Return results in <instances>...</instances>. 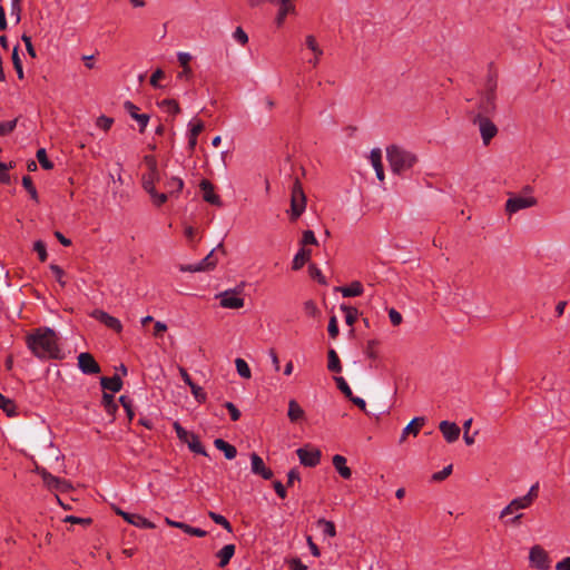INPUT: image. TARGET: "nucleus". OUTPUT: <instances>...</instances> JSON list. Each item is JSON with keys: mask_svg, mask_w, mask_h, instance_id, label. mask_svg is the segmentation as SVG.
<instances>
[{"mask_svg": "<svg viewBox=\"0 0 570 570\" xmlns=\"http://www.w3.org/2000/svg\"><path fill=\"white\" fill-rule=\"evenodd\" d=\"M57 333L50 327H38L26 337V344L31 353L40 360L61 358Z\"/></svg>", "mask_w": 570, "mask_h": 570, "instance_id": "nucleus-1", "label": "nucleus"}, {"mask_svg": "<svg viewBox=\"0 0 570 570\" xmlns=\"http://www.w3.org/2000/svg\"><path fill=\"white\" fill-rule=\"evenodd\" d=\"M497 75L489 73L485 81L484 90L480 92L476 111L470 112L472 116L491 117L497 111Z\"/></svg>", "mask_w": 570, "mask_h": 570, "instance_id": "nucleus-2", "label": "nucleus"}, {"mask_svg": "<svg viewBox=\"0 0 570 570\" xmlns=\"http://www.w3.org/2000/svg\"><path fill=\"white\" fill-rule=\"evenodd\" d=\"M386 158L391 170L395 175H402L412 169L419 160L414 153L397 145H391L386 148Z\"/></svg>", "mask_w": 570, "mask_h": 570, "instance_id": "nucleus-3", "label": "nucleus"}, {"mask_svg": "<svg viewBox=\"0 0 570 570\" xmlns=\"http://www.w3.org/2000/svg\"><path fill=\"white\" fill-rule=\"evenodd\" d=\"M306 208V196L298 178H295L291 193V220H296Z\"/></svg>", "mask_w": 570, "mask_h": 570, "instance_id": "nucleus-4", "label": "nucleus"}, {"mask_svg": "<svg viewBox=\"0 0 570 570\" xmlns=\"http://www.w3.org/2000/svg\"><path fill=\"white\" fill-rule=\"evenodd\" d=\"M470 119L473 125L479 127L482 141L485 146H488L492 138L497 136L498 127L491 120V117L472 116Z\"/></svg>", "mask_w": 570, "mask_h": 570, "instance_id": "nucleus-5", "label": "nucleus"}, {"mask_svg": "<svg viewBox=\"0 0 570 570\" xmlns=\"http://www.w3.org/2000/svg\"><path fill=\"white\" fill-rule=\"evenodd\" d=\"M538 203L537 198L534 197H522V196H514L507 200L505 203V212L509 215L515 214L521 209L530 208L535 206Z\"/></svg>", "mask_w": 570, "mask_h": 570, "instance_id": "nucleus-6", "label": "nucleus"}, {"mask_svg": "<svg viewBox=\"0 0 570 570\" xmlns=\"http://www.w3.org/2000/svg\"><path fill=\"white\" fill-rule=\"evenodd\" d=\"M529 560L532 566H534L539 570H549L550 569V559L547 551L540 547L534 546L530 549Z\"/></svg>", "mask_w": 570, "mask_h": 570, "instance_id": "nucleus-7", "label": "nucleus"}, {"mask_svg": "<svg viewBox=\"0 0 570 570\" xmlns=\"http://www.w3.org/2000/svg\"><path fill=\"white\" fill-rule=\"evenodd\" d=\"M216 249H213L207 256H205L200 262L196 264H188V265H181L180 271L181 272H189V273H196V272H206L216 265V256H215Z\"/></svg>", "mask_w": 570, "mask_h": 570, "instance_id": "nucleus-8", "label": "nucleus"}, {"mask_svg": "<svg viewBox=\"0 0 570 570\" xmlns=\"http://www.w3.org/2000/svg\"><path fill=\"white\" fill-rule=\"evenodd\" d=\"M296 454L301 464L304 466L314 468L321 461V451L317 449H308V446L299 448Z\"/></svg>", "mask_w": 570, "mask_h": 570, "instance_id": "nucleus-9", "label": "nucleus"}, {"mask_svg": "<svg viewBox=\"0 0 570 570\" xmlns=\"http://www.w3.org/2000/svg\"><path fill=\"white\" fill-rule=\"evenodd\" d=\"M124 109L132 119H135L138 122L139 131L144 132L149 122V115L139 114V108L129 100L125 101Z\"/></svg>", "mask_w": 570, "mask_h": 570, "instance_id": "nucleus-10", "label": "nucleus"}, {"mask_svg": "<svg viewBox=\"0 0 570 570\" xmlns=\"http://www.w3.org/2000/svg\"><path fill=\"white\" fill-rule=\"evenodd\" d=\"M78 366L83 374H97L100 372L99 364L91 354L86 352L78 355Z\"/></svg>", "mask_w": 570, "mask_h": 570, "instance_id": "nucleus-11", "label": "nucleus"}, {"mask_svg": "<svg viewBox=\"0 0 570 570\" xmlns=\"http://www.w3.org/2000/svg\"><path fill=\"white\" fill-rule=\"evenodd\" d=\"M91 317L99 321L100 323L105 324L107 327L120 332L122 330V325L120 321L108 313H106L102 309H94L90 314Z\"/></svg>", "mask_w": 570, "mask_h": 570, "instance_id": "nucleus-12", "label": "nucleus"}, {"mask_svg": "<svg viewBox=\"0 0 570 570\" xmlns=\"http://www.w3.org/2000/svg\"><path fill=\"white\" fill-rule=\"evenodd\" d=\"M252 473L261 475L264 480H271L274 475L273 471L267 468L263 459L252 453Z\"/></svg>", "mask_w": 570, "mask_h": 570, "instance_id": "nucleus-13", "label": "nucleus"}, {"mask_svg": "<svg viewBox=\"0 0 570 570\" xmlns=\"http://www.w3.org/2000/svg\"><path fill=\"white\" fill-rule=\"evenodd\" d=\"M439 429L449 443L455 442L460 436V428L454 422L442 421Z\"/></svg>", "mask_w": 570, "mask_h": 570, "instance_id": "nucleus-14", "label": "nucleus"}, {"mask_svg": "<svg viewBox=\"0 0 570 570\" xmlns=\"http://www.w3.org/2000/svg\"><path fill=\"white\" fill-rule=\"evenodd\" d=\"M220 305L225 308H238L244 305V299L233 291L220 294Z\"/></svg>", "mask_w": 570, "mask_h": 570, "instance_id": "nucleus-15", "label": "nucleus"}, {"mask_svg": "<svg viewBox=\"0 0 570 570\" xmlns=\"http://www.w3.org/2000/svg\"><path fill=\"white\" fill-rule=\"evenodd\" d=\"M305 45L312 51V55H314V57L309 59L308 62L316 67L320 62L321 57L323 56V50L318 46L316 38L313 35L306 36Z\"/></svg>", "mask_w": 570, "mask_h": 570, "instance_id": "nucleus-16", "label": "nucleus"}, {"mask_svg": "<svg viewBox=\"0 0 570 570\" xmlns=\"http://www.w3.org/2000/svg\"><path fill=\"white\" fill-rule=\"evenodd\" d=\"M370 160L375 169V174L379 180H384V169L382 164V151L380 148H374L371 150Z\"/></svg>", "mask_w": 570, "mask_h": 570, "instance_id": "nucleus-17", "label": "nucleus"}, {"mask_svg": "<svg viewBox=\"0 0 570 570\" xmlns=\"http://www.w3.org/2000/svg\"><path fill=\"white\" fill-rule=\"evenodd\" d=\"M425 419L423 416L414 417L404 429L400 439V442H403L406 439V435L413 434L417 435L421 428L424 425Z\"/></svg>", "mask_w": 570, "mask_h": 570, "instance_id": "nucleus-18", "label": "nucleus"}, {"mask_svg": "<svg viewBox=\"0 0 570 570\" xmlns=\"http://www.w3.org/2000/svg\"><path fill=\"white\" fill-rule=\"evenodd\" d=\"M332 462H333L334 468L336 469V471L338 472V474L343 479L348 480L352 476V471L346 465V458L345 456H343L341 454H335L333 456Z\"/></svg>", "mask_w": 570, "mask_h": 570, "instance_id": "nucleus-19", "label": "nucleus"}, {"mask_svg": "<svg viewBox=\"0 0 570 570\" xmlns=\"http://www.w3.org/2000/svg\"><path fill=\"white\" fill-rule=\"evenodd\" d=\"M125 521H127L128 523H130L135 527H138L140 529H154L155 528V524L151 521H149L148 519H146L145 517H142L140 514H135V513L125 514Z\"/></svg>", "mask_w": 570, "mask_h": 570, "instance_id": "nucleus-20", "label": "nucleus"}, {"mask_svg": "<svg viewBox=\"0 0 570 570\" xmlns=\"http://www.w3.org/2000/svg\"><path fill=\"white\" fill-rule=\"evenodd\" d=\"M100 384L104 390L111 391L117 393L122 387V381L119 375H114L111 377L104 376L100 379Z\"/></svg>", "mask_w": 570, "mask_h": 570, "instance_id": "nucleus-21", "label": "nucleus"}, {"mask_svg": "<svg viewBox=\"0 0 570 570\" xmlns=\"http://www.w3.org/2000/svg\"><path fill=\"white\" fill-rule=\"evenodd\" d=\"M287 416L292 423H296L304 419L305 412L296 400H289Z\"/></svg>", "mask_w": 570, "mask_h": 570, "instance_id": "nucleus-22", "label": "nucleus"}, {"mask_svg": "<svg viewBox=\"0 0 570 570\" xmlns=\"http://www.w3.org/2000/svg\"><path fill=\"white\" fill-rule=\"evenodd\" d=\"M337 289L342 293L343 297H354L362 295L363 285L361 282L354 281L350 285L338 287Z\"/></svg>", "mask_w": 570, "mask_h": 570, "instance_id": "nucleus-23", "label": "nucleus"}, {"mask_svg": "<svg viewBox=\"0 0 570 570\" xmlns=\"http://www.w3.org/2000/svg\"><path fill=\"white\" fill-rule=\"evenodd\" d=\"M214 445H215L216 449L223 451L225 458L228 459V460H233L236 456V454H237L236 448L234 445L227 443L223 439H216L214 441Z\"/></svg>", "mask_w": 570, "mask_h": 570, "instance_id": "nucleus-24", "label": "nucleus"}, {"mask_svg": "<svg viewBox=\"0 0 570 570\" xmlns=\"http://www.w3.org/2000/svg\"><path fill=\"white\" fill-rule=\"evenodd\" d=\"M203 197L206 202L216 205L218 204V196L214 193V187L208 180H203L200 184Z\"/></svg>", "mask_w": 570, "mask_h": 570, "instance_id": "nucleus-25", "label": "nucleus"}, {"mask_svg": "<svg viewBox=\"0 0 570 570\" xmlns=\"http://www.w3.org/2000/svg\"><path fill=\"white\" fill-rule=\"evenodd\" d=\"M235 553V546L234 544H226L218 552H217V557L219 558V563L218 566L220 568H224L225 566L228 564L229 560L232 559V557L234 556Z\"/></svg>", "mask_w": 570, "mask_h": 570, "instance_id": "nucleus-26", "label": "nucleus"}, {"mask_svg": "<svg viewBox=\"0 0 570 570\" xmlns=\"http://www.w3.org/2000/svg\"><path fill=\"white\" fill-rule=\"evenodd\" d=\"M327 368L333 373H340L342 371L341 360L333 348L327 352Z\"/></svg>", "mask_w": 570, "mask_h": 570, "instance_id": "nucleus-27", "label": "nucleus"}, {"mask_svg": "<svg viewBox=\"0 0 570 570\" xmlns=\"http://www.w3.org/2000/svg\"><path fill=\"white\" fill-rule=\"evenodd\" d=\"M311 257V250L302 248L294 256L292 268L294 271L301 269Z\"/></svg>", "mask_w": 570, "mask_h": 570, "instance_id": "nucleus-28", "label": "nucleus"}, {"mask_svg": "<svg viewBox=\"0 0 570 570\" xmlns=\"http://www.w3.org/2000/svg\"><path fill=\"white\" fill-rule=\"evenodd\" d=\"M42 480L45 482V484L49 488V489H62V487L66 484V482L48 472H45L42 474Z\"/></svg>", "mask_w": 570, "mask_h": 570, "instance_id": "nucleus-29", "label": "nucleus"}, {"mask_svg": "<svg viewBox=\"0 0 570 570\" xmlns=\"http://www.w3.org/2000/svg\"><path fill=\"white\" fill-rule=\"evenodd\" d=\"M342 312L345 313V322L347 325L352 326L356 322L358 317V311L356 307L347 306V305H341Z\"/></svg>", "mask_w": 570, "mask_h": 570, "instance_id": "nucleus-30", "label": "nucleus"}, {"mask_svg": "<svg viewBox=\"0 0 570 570\" xmlns=\"http://www.w3.org/2000/svg\"><path fill=\"white\" fill-rule=\"evenodd\" d=\"M184 187V181L181 178L178 177H171L166 183L167 193L170 195H174L176 193H179Z\"/></svg>", "mask_w": 570, "mask_h": 570, "instance_id": "nucleus-31", "label": "nucleus"}, {"mask_svg": "<svg viewBox=\"0 0 570 570\" xmlns=\"http://www.w3.org/2000/svg\"><path fill=\"white\" fill-rule=\"evenodd\" d=\"M317 527L322 529V531L325 535H328L331 538L336 535V528H335L334 522H332V521H328L325 519H320L317 521Z\"/></svg>", "mask_w": 570, "mask_h": 570, "instance_id": "nucleus-32", "label": "nucleus"}, {"mask_svg": "<svg viewBox=\"0 0 570 570\" xmlns=\"http://www.w3.org/2000/svg\"><path fill=\"white\" fill-rule=\"evenodd\" d=\"M36 156H37V159H38L39 164L41 165V167H42L43 169L49 170V169H52V168H53V164H52V161H50V160L48 159V157H47V151H46V149H45V148H40V149H38V151H37V155H36Z\"/></svg>", "mask_w": 570, "mask_h": 570, "instance_id": "nucleus-33", "label": "nucleus"}, {"mask_svg": "<svg viewBox=\"0 0 570 570\" xmlns=\"http://www.w3.org/2000/svg\"><path fill=\"white\" fill-rule=\"evenodd\" d=\"M22 186L29 193L30 197L37 202L38 193L30 176L22 177Z\"/></svg>", "mask_w": 570, "mask_h": 570, "instance_id": "nucleus-34", "label": "nucleus"}, {"mask_svg": "<svg viewBox=\"0 0 570 570\" xmlns=\"http://www.w3.org/2000/svg\"><path fill=\"white\" fill-rule=\"evenodd\" d=\"M102 404L108 413H115L118 407L115 402L114 395L108 393H104Z\"/></svg>", "mask_w": 570, "mask_h": 570, "instance_id": "nucleus-35", "label": "nucleus"}, {"mask_svg": "<svg viewBox=\"0 0 570 570\" xmlns=\"http://www.w3.org/2000/svg\"><path fill=\"white\" fill-rule=\"evenodd\" d=\"M379 344L380 342L377 340L367 341L364 352L368 358L376 360L379 357L377 352L375 350L379 346Z\"/></svg>", "mask_w": 570, "mask_h": 570, "instance_id": "nucleus-36", "label": "nucleus"}, {"mask_svg": "<svg viewBox=\"0 0 570 570\" xmlns=\"http://www.w3.org/2000/svg\"><path fill=\"white\" fill-rule=\"evenodd\" d=\"M334 380L336 382L337 389L345 395V397L350 399L353 395V392L344 377L336 376Z\"/></svg>", "mask_w": 570, "mask_h": 570, "instance_id": "nucleus-37", "label": "nucleus"}, {"mask_svg": "<svg viewBox=\"0 0 570 570\" xmlns=\"http://www.w3.org/2000/svg\"><path fill=\"white\" fill-rule=\"evenodd\" d=\"M203 129H204V124L202 120L193 119L188 124V135H190V136L198 137V135L203 131Z\"/></svg>", "mask_w": 570, "mask_h": 570, "instance_id": "nucleus-38", "label": "nucleus"}, {"mask_svg": "<svg viewBox=\"0 0 570 570\" xmlns=\"http://www.w3.org/2000/svg\"><path fill=\"white\" fill-rule=\"evenodd\" d=\"M18 119L1 121L0 122V136H7L12 132L17 127Z\"/></svg>", "mask_w": 570, "mask_h": 570, "instance_id": "nucleus-39", "label": "nucleus"}, {"mask_svg": "<svg viewBox=\"0 0 570 570\" xmlns=\"http://www.w3.org/2000/svg\"><path fill=\"white\" fill-rule=\"evenodd\" d=\"M235 363H236L237 372L239 373V375L245 379H249V365L247 364V362L245 360L238 357V358H236Z\"/></svg>", "mask_w": 570, "mask_h": 570, "instance_id": "nucleus-40", "label": "nucleus"}, {"mask_svg": "<svg viewBox=\"0 0 570 570\" xmlns=\"http://www.w3.org/2000/svg\"><path fill=\"white\" fill-rule=\"evenodd\" d=\"M209 517L215 523L224 527L228 531H232V525L224 515L210 511Z\"/></svg>", "mask_w": 570, "mask_h": 570, "instance_id": "nucleus-41", "label": "nucleus"}, {"mask_svg": "<svg viewBox=\"0 0 570 570\" xmlns=\"http://www.w3.org/2000/svg\"><path fill=\"white\" fill-rule=\"evenodd\" d=\"M12 62H13V67L17 71V75L20 79L23 78V69H22V62L19 58V55H18V46L13 48V52H12Z\"/></svg>", "mask_w": 570, "mask_h": 570, "instance_id": "nucleus-42", "label": "nucleus"}, {"mask_svg": "<svg viewBox=\"0 0 570 570\" xmlns=\"http://www.w3.org/2000/svg\"><path fill=\"white\" fill-rule=\"evenodd\" d=\"M308 272H309V276L313 279H316L320 284H326L325 277L323 276L321 269L316 265L311 264L308 266Z\"/></svg>", "mask_w": 570, "mask_h": 570, "instance_id": "nucleus-43", "label": "nucleus"}, {"mask_svg": "<svg viewBox=\"0 0 570 570\" xmlns=\"http://www.w3.org/2000/svg\"><path fill=\"white\" fill-rule=\"evenodd\" d=\"M33 249H35V252H37V254L39 256V259L41 262H46V259L48 257L47 249H46V244L42 240H37L33 244Z\"/></svg>", "mask_w": 570, "mask_h": 570, "instance_id": "nucleus-44", "label": "nucleus"}, {"mask_svg": "<svg viewBox=\"0 0 570 570\" xmlns=\"http://www.w3.org/2000/svg\"><path fill=\"white\" fill-rule=\"evenodd\" d=\"M119 402L121 403L122 407L125 409L127 416L129 420L134 419V410H132V402L127 396H120Z\"/></svg>", "mask_w": 570, "mask_h": 570, "instance_id": "nucleus-45", "label": "nucleus"}, {"mask_svg": "<svg viewBox=\"0 0 570 570\" xmlns=\"http://www.w3.org/2000/svg\"><path fill=\"white\" fill-rule=\"evenodd\" d=\"M233 39L244 46L248 41V36L242 27H237L233 32Z\"/></svg>", "mask_w": 570, "mask_h": 570, "instance_id": "nucleus-46", "label": "nucleus"}, {"mask_svg": "<svg viewBox=\"0 0 570 570\" xmlns=\"http://www.w3.org/2000/svg\"><path fill=\"white\" fill-rule=\"evenodd\" d=\"M301 244L303 246H306V245H317L318 242L314 235V232L313 230H305L303 233V237H302V240H301Z\"/></svg>", "mask_w": 570, "mask_h": 570, "instance_id": "nucleus-47", "label": "nucleus"}, {"mask_svg": "<svg viewBox=\"0 0 570 570\" xmlns=\"http://www.w3.org/2000/svg\"><path fill=\"white\" fill-rule=\"evenodd\" d=\"M515 511L529 508L532 503L523 495L511 501Z\"/></svg>", "mask_w": 570, "mask_h": 570, "instance_id": "nucleus-48", "label": "nucleus"}, {"mask_svg": "<svg viewBox=\"0 0 570 570\" xmlns=\"http://www.w3.org/2000/svg\"><path fill=\"white\" fill-rule=\"evenodd\" d=\"M184 532L189 534V535H195V537H205L207 534V532L200 528H195V527H191L189 524H185V528H184Z\"/></svg>", "mask_w": 570, "mask_h": 570, "instance_id": "nucleus-49", "label": "nucleus"}, {"mask_svg": "<svg viewBox=\"0 0 570 570\" xmlns=\"http://www.w3.org/2000/svg\"><path fill=\"white\" fill-rule=\"evenodd\" d=\"M189 387H190L191 394L198 402L205 401L206 394L200 386H198L197 384L194 383Z\"/></svg>", "mask_w": 570, "mask_h": 570, "instance_id": "nucleus-50", "label": "nucleus"}, {"mask_svg": "<svg viewBox=\"0 0 570 570\" xmlns=\"http://www.w3.org/2000/svg\"><path fill=\"white\" fill-rule=\"evenodd\" d=\"M163 106H165L167 111L171 115H177L180 111L179 105L175 100L166 99L163 101Z\"/></svg>", "mask_w": 570, "mask_h": 570, "instance_id": "nucleus-51", "label": "nucleus"}, {"mask_svg": "<svg viewBox=\"0 0 570 570\" xmlns=\"http://www.w3.org/2000/svg\"><path fill=\"white\" fill-rule=\"evenodd\" d=\"M451 472H452V465L450 464V465L443 468V470L434 473L432 475V479L434 481H443L444 479H446L451 474Z\"/></svg>", "mask_w": 570, "mask_h": 570, "instance_id": "nucleus-52", "label": "nucleus"}, {"mask_svg": "<svg viewBox=\"0 0 570 570\" xmlns=\"http://www.w3.org/2000/svg\"><path fill=\"white\" fill-rule=\"evenodd\" d=\"M188 448L194 453L206 455L205 448L202 445V443L197 439H194L191 442H189Z\"/></svg>", "mask_w": 570, "mask_h": 570, "instance_id": "nucleus-53", "label": "nucleus"}, {"mask_svg": "<svg viewBox=\"0 0 570 570\" xmlns=\"http://www.w3.org/2000/svg\"><path fill=\"white\" fill-rule=\"evenodd\" d=\"M50 269H51V271H52V273L55 274L57 282H58L61 286H65V285H66V282L63 281V275H65L63 269H62L60 266H58V265H53V264L50 266Z\"/></svg>", "mask_w": 570, "mask_h": 570, "instance_id": "nucleus-54", "label": "nucleus"}, {"mask_svg": "<svg viewBox=\"0 0 570 570\" xmlns=\"http://www.w3.org/2000/svg\"><path fill=\"white\" fill-rule=\"evenodd\" d=\"M11 165H6L0 161V183L8 184L10 180V176L8 174L9 169L11 168Z\"/></svg>", "mask_w": 570, "mask_h": 570, "instance_id": "nucleus-55", "label": "nucleus"}, {"mask_svg": "<svg viewBox=\"0 0 570 570\" xmlns=\"http://www.w3.org/2000/svg\"><path fill=\"white\" fill-rule=\"evenodd\" d=\"M0 409H2L9 415H11V412L13 411V403L11 402V400L4 397L1 393H0Z\"/></svg>", "mask_w": 570, "mask_h": 570, "instance_id": "nucleus-56", "label": "nucleus"}, {"mask_svg": "<svg viewBox=\"0 0 570 570\" xmlns=\"http://www.w3.org/2000/svg\"><path fill=\"white\" fill-rule=\"evenodd\" d=\"M225 407L228 410L230 419L237 421L240 417V411L232 402H226Z\"/></svg>", "mask_w": 570, "mask_h": 570, "instance_id": "nucleus-57", "label": "nucleus"}, {"mask_svg": "<svg viewBox=\"0 0 570 570\" xmlns=\"http://www.w3.org/2000/svg\"><path fill=\"white\" fill-rule=\"evenodd\" d=\"M327 331L330 336L333 338H335L338 335V325L335 316H332L330 318Z\"/></svg>", "mask_w": 570, "mask_h": 570, "instance_id": "nucleus-58", "label": "nucleus"}, {"mask_svg": "<svg viewBox=\"0 0 570 570\" xmlns=\"http://www.w3.org/2000/svg\"><path fill=\"white\" fill-rule=\"evenodd\" d=\"M304 312L308 316H315L318 313V308H317L316 304L314 303V301L309 299L304 303Z\"/></svg>", "mask_w": 570, "mask_h": 570, "instance_id": "nucleus-59", "label": "nucleus"}, {"mask_svg": "<svg viewBox=\"0 0 570 570\" xmlns=\"http://www.w3.org/2000/svg\"><path fill=\"white\" fill-rule=\"evenodd\" d=\"M150 197L156 206H161L167 202L168 195L156 190Z\"/></svg>", "mask_w": 570, "mask_h": 570, "instance_id": "nucleus-60", "label": "nucleus"}, {"mask_svg": "<svg viewBox=\"0 0 570 570\" xmlns=\"http://www.w3.org/2000/svg\"><path fill=\"white\" fill-rule=\"evenodd\" d=\"M193 59L189 52L179 51L177 52V60L181 67L189 66L190 60Z\"/></svg>", "mask_w": 570, "mask_h": 570, "instance_id": "nucleus-61", "label": "nucleus"}, {"mask_svg": "<svg viewBox=\"0 0 570 570\" xmlns=\"http://www.w3.org/2000/svg\"><path fill=\"white\" fill-rule=\"evenodd\" d=\"M112 122L114 120L106 116H100L97 119V126L104 130H108L111 127Z\"/></svg>", "mask_w": 570, "mask_h": 570, "instance_id": "nucleus-62", "label": "nucleus"}, {"mask_svg": "<svg viewBox=\"0 0 570 570\" xmlns=\"http://www.w3.org/2000/svg\"><path fill=\"white\" fill-rule=\"evenodd\" d=\"M389 317L394 326H399L402 323V315L394 308L389 311Z\"/></svg>", "mask_w": 570, "mask_h": 570, "instance_id": "nucleus-63", "label": "nucleus"}, {"mask_svg": "<svg viewBox=\"0 0 570 570\" xmlns=\"http://www.w3.org/2000/svg\"><path fill=\"white\" fill-rule=\"evenodd\" d=\"M165 77V73L161 69H157L150 77V85L155 88L159 87V80Z\"/></svg>", "mask_w": 570, "mask_h": 570, "instance_id": "nucleus-64", "label": "nucleus"}]
</instances>
